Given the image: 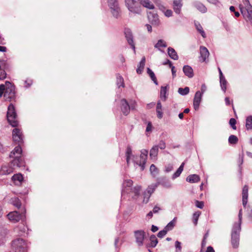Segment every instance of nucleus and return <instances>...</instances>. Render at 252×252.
<instances>
[{
    "instance_id": "obj_1",
    "label": "nucleus",
    "mask_w": 252,
    "mask_h": 252,
    "mask_svg": "<svg viewBox=\"0 0 252 252\" xmlns=\"http://www.w3.org/2000/svg\"><path fill=\"white\" fill-rule=\"evenodd\" d=\"M22 150L21 146H16L10 153L9 157L14 158L10 164L2 165L0 169V175H7L12 173L16 167L24 166L25 162L21 158Z\"/></svg>"
},
{
    "instance_id": "obj_2",
    "label": "nucleus",
    "mask_w": 252,
    "mask_h": 252,
    "mask_svg": "<svg viewBox=\"0 0 252 252\" xmlns=\"http://www.w3.org/2000/svg\"><path fill=\"white\" fill-rule=\"evenodd\" d=\"M133 181L131 180H126L123 184L122 190V196L125 198L126 194H129L133 198H136L140 194L141 187L140 186H136L132 187Z\"/></svg>"
},
{
    "instance_id": "obj_3",
    "label": "nucleus",
    "mask_w": 252,
    "mask_h": 252,
    "mask_svg": "<svg viewBox=\"0 0 252 252\" xmlns=\"http://www.w3.org/2000/svg\"><path fill=\"white\" fill-rule=\"evenodd\" d=\"M238 223H235L233 226L231 233V244L233 248H237L239 244L240 231L242 220V209L239 210L238 214Z\"/></svg>"
},
{
    "instance_id": "obj_4",
    "label": "nucleus",
    "mask_w": 252,
    "mask_h": 252,
    "mask_svg": "<svg viewBox=\"0 0 252 252\" xmlns=\"http://www.w3.org/2000/svg\"><path fill=\"white\" fill-rule=\"evenodd\" d=\"M125 155L127 165L129 164L130 161H132L135 166H140L141 170L144 169L146 162L144 161L143 159L140 158V157L132 154V148L130 146L128 145L126 147Z\"/></svg>"
},
{
    "instance_id": "obj_5",
    "label": "nucleus",
    "mask_w": 252,
    "mask_h": 252,
    "mask_svg": "<svg viewBox=\"0 0 252 252\" xmlns=\"http://www.w3.org/2000/svg\"><path fill=\"white\" fill-rule=\"evenodd\" d=\"M125 4L129 12V15H140L142 12L141 6L136 0H125Z\"/></svg>"
},
{
    "instance_id": "obj_6",
    "label": "nucleus",
    "mask_w": 252,
    "mask_h": 252,
    "mask_svg": "<svg viewBox=\"0 0 252 252\" xmlns=\"http://www.w3.org/2000/svg\"><path fill=\"white\" fill-rule=\"evenodd\" d=\"M7 119L10 125L13 127H16L18 125L17 116L14 105L11 103L8 107L7 112Z\"/></svg>"
},
{
    "instance_id": "obj_7",
    "label": "nucleus",
    "mask_w": 252,
    "mask_h": 252,
    "mask_svg": "<svg viewBox=\"0 0 252 252\" xmlns=\"http://www.w3.org/2000/svg\"><path fill=\"white\" fill-rule=\"evenodd\" d=\"M108 6L111 14L116 19L121 16V10L118 0H107Z\"/></svg>"
},
{
    "instance_id": "obj_8",
    "label": "nucleus",
    "mask_w": 252,
    "mask_h": 252,
    "mask_svg": "<svg viewBox=\"0 0 252 252\" xmlns=\"http://www.w3.org/2000/svg\"><path fill=\"white\" fill-rule=\"evenodd\" d=\"M12 246L15 252H27L28 244L22 238H17L13 240Z\"/></svg>"
},
{
    "instance_id": "obj_9",
    "label": "nucleus",
    "mask_w": 252,
    "mask_h": 252,
    "mask_svg": "<svg viewBox=\"0 0 252 252\" xmlns=\"http://www.w3.org/2000/svg\"><path fill=\"white\" fill-rule=\"evenodd\" d=\"M15 88L10 82H5V89L4 92L3 96L6 101H11L15 99Z\"/></svg>"
},
{
    "instance_id": "obj_10",
    "label": "nucleus",
    "mask_w": 252,
    "mask_h": 252,
    "mask_svg": "<svg viewBox=\"0 0 252 252\" xmlns=\"http://www.w3.org/2000/svg\"><path fill=\"white\" fill-rule=\"evenodd\" d=\"M26 209L23 208L21 209V212L14 211L9 213L7 215L8 219L13 222H16L20 221H24L26 218Z\"/></svg>"
},
{
    "instance_id": "obj_11",
    "label": "nucleus",
    "mask_w": 252,
    "mask_h": 252,
    "mask_svg": "<svg viewBox=\"0 0 252 252\" xmlns=\"http://www.w3.org/2000/svg\"><path fill=\"white\" fill-rule=\"evenodd\" d=\"M241 13L246 22L252 24V5L242 7L240 8Z\"/></svg>"
},
{
    "instance_id": "obj_12",
    "label": "nucleus",
    "mask_w": 252,
    "mask_h": 252,
    "mask_svg": "<svg viewBox=\"0 0 252 252\" xmlns=\"http://www.w3.org/2000/svg\"><path fill=\"white\" fill-rule=\"evenodd\" d=\"M157 188L158 186L156 183L152 184L148 187L146 190L143 193L144 203H147L148 202L151 195L155 191Z\"/></svg>"
},
{
    "instance_id": "obj_13",
    "label": "nucleus",
    "mask_w": 252,
    "mask_h": 252,
    "mask_svg": "<svg viewBox=\"0 0 252 252\" xmlns=\"http://www.w3.org/2000/svg\"><path fill=\"white\" fill-rule=\"evenodd\" d=\"M29 229L25 225L24 221L20 223L17 227L14 229V233L19 236H26L28 234Z\"/></svg>"
},
{
    "instance_id": "obj_14",
    "label": "nucleus",
    "mask_w": 252,
    "mask_h": 252,
    "mask_svg": "<svg viewBox=\"0 0 252 252\" xmlns=\"http://www.w3.org/2000/svg\"><path fill=\"white\" fill-rule=\"evenodd\" d=\"M13 140L17 142L20 146V144L23 143V135L20 129L15 128L12 131Z\"/></svg>"
},
{
    "instance_id": "obj_15",
    "label": "nucleus",
    "mask_w": 252,
    "mask_h": 252,
    "mask_svg": "<svg viewBox=\"0 0 252 252\" xmlns=\"http://www.w3.org/2000/svg\"><path fill=\"white\" fill-rule=\"evenodd\" d=\"M145 236V232L142 230H136L134 231V236L136 242L138 246L143 245V241Z\"/></svg>"
},
{
    "instance_id": "obj_16",
    "label": "nucleus",
    "mask_w": 252,
    "mask_h": 252,
    "mask_svg": "<svg viewBox=\"0 0 252 252\" xmlns=\"http://www.w3.org/2000/svg\"><path fill=\"white\" fill-rule=\"evenodd\" d=\"M148 18L149 22L154 26H158L160 24L158 16L157 13L152 12L148 13Z\"/></svg>"
},
{
    "instance_id": "obj_17",
    "label": "nucleus",
    "mask_w": 252,
    "mask_h": 252,
    "mask_svg": "<svg viewBox=\"0 0 252 252\" xmlns=\"http://www.w3.org/2000/svg\"><path fill=\"white\" fill-rule=\"evenodd\" d=\"M120 106L121 112L125 115L127 116L130 112V106L127 101L125 99H122L120 101Z\"/></svg>"
},
{
    "instance_id": "obj_18",
    "label": "nucleus",
    "mask_w": 252,
    "mask_h": 252,
    "mask_svg": "<svg viewBox=\"0 0 252 252\" xmlns=\"http://www.w3.org/2000/svg\"><path fill=\"white\" fill-rule=\"evenodd\" d=\"M125 37L127 40L128 43L131 46V48L135 51V45L133 41V37L131 30L129 29L125 30Z\"/></svg>"
},
{
    "instance_id": "obj_19",
    "label": "nucleus",
    "mask_w": 252,
    "mask_h": 252,
    "mask_svg": "<svg viewBox=\"0 0 252 252\" xmlns=\"http://www.w3.org/2000/svg\"><path fill=\"white\" fill-rule=\"evenodd\" d=\"M203 94L202 93H201L200 91H197L194 95L193 98V107L195 110H197L199 109V107L200 105V103L202 100Z\"/></svg>"
},
{
    "instance_id": "obj_20",
    "label": "nucleus",
    "mask_w": 252,
    "mask_h": 252,
    "mask_svg": "<svg viewBox=\"0 0 252 252\" xmlns=\"http://www.w3.org/2000/svg\"><path fill=\"white\" fill-rule=\"evenodd\" d=\"M209 56V52L206 47L201 46L200 47L199 60L201 62H204Z\"/></svg>"
},
{
    "instance_id": "obj_21",
    "label": "nucleus",
    "mask_w": 252,
    "mask_h": 252,
    "mask_svg": "<svg viewBox=\"0 0 252 252\" xmlns=\"http://www.w3.org/2000/svg\"><path fill=\"white\" fill-rule=\"evenodd\" d=\"M183 5V0H173L172 7L176 14H180Z\"/></svg>"
},
{
    "instance_id": "obj_22",
    "label": "nucleus",
    "mask_w": 252,
    "mask_h": 252,
    "mask_svg": "<svg viewBox=\"0 0 252 252\" xmlns=\"http://www.w3.org/2000/svg\"><path fill=\"white\" fill-rule=\"evenodd\" d=\"M192 5L202 13H205L207 11V7L199 1H194L192 3Z\"/></svg>"
},
{
    "instance_id": "obj_23",
    "label": "nucleus",
    "mask_w": 252,
    "mask_h": 252,
    "mask_svg": "<svg viewBox=\"0 0 252 252\" xmlns=\"http://www.w3.org/2000/svg\"><path fill=\"white\" fill-rule=\"evenodd\" d=\"M158 187L159 185L162 186L166 189H170L172 187V184L170 182L165 178H160L157 183Z\"/></svg>"
},
{
    "instance_id": "obj_24",
    "label": "nucleus",
    "mask_w": 252,
    "mask_h": 252,
    "mask_svg": "<svg viewBox=\"0 0 252 252\" xmlns=\"http://www.w3.org/2000/svg\"><path fill=\"white\" fill-rule=\"evenodd\" d=\"M248 189H249V188L247 185H245L243 188L242 202H243V205L244 208H246L247 202H248Z\"/></svg>"
},
{
    "instance_id": "obj_25",
    "label": "nucleus",
    "mask_w": 252,
    "mask_h": 252,
    "mask_svg": "<svg viewBox=\"0 0 252 252\" xmlns=\"http://www.w3.org/2000/svg\"><path fill=\"white\" fill-rule=\"evenodd\" d=\"M183 71L185 75L189 78H192L194 76L193 69L189 65H184L183 68Z\"/></svg>"
},
{
    "instance_id": "obj_26",
    "label": "nucleus",
    "mask_w": 252,
    "mask_h": 252,
    "mask_svg": "<svg viewBox=\"0 0 252 252\" xmlns=\"http://www.w3.org/2000/svg\"><path fill=\"white\" fill-rule=\"evenodd\" d=\"M12 180L16 185H20L23 180V177L21 174H16L12 176Z\"/></svg>"
},
{
    "instance_id": "obj_27",
    "label": "nucleus",
    "mask_w": 252,
    "mask_h": 252,
    "mask_svg": "<svg viewBox=\"0 0 252 252\" xmlns=\"http://www.w3.org/2000/svg\"><path fill=\"white\" fill-rule=\"evenodd\" d=\"M186 181L190 183H197L200 181V177L197 174H191L187 177Z\"/></svg>"
},
{
    "instance_id": "obj_28",
    "label": "nucleus",
    "mask_w": 252,
    "mask_h": 252,
    "mask_svg": "<svg viewBox=\"0 0 252 252\" xmlns=\"http://www.w3.org/2000/svg\"><path fill=\"white\" fill-rule=\"evenodd\" d=\"M140 5L149 9H154L155 6L150 0H139Z\"/></svg>"
},
{
    "instance_id": "obj_29",
    "label": "nucleus",
    "mask_w": 252,
    "mask_h": 252,
    "mask_svg": "<svg viewBox=\"0 0 252 252\" xmlns=\"http://www.w3.org/2000/svg\"><path fill=\"white\" fill-rule=\"evenodd\" d=\"M168 54L169 56L174 60H177L179 58L178 55H177L176 51L171 47L168 48Z\"/></svg>"
},
{
    "instance_id": "obj_30",
    "label": "nucleus",
    "mask_w": 252,
    "mask_h": 252,
    "mask_svg": "<svg viewBox=\"0 0 252 252\" xmlns=\"http://www.w3.org/2000/svg\"><path fill=\"white\" fill-rule=\"evenodd\" d=\"M194 25L197 32L200 33V34L203 38H205L206 37V33L199 22L197 21H195Z\"/></svg>"
},
{
    "instance_id": "obj_31",
    "label": "nucleus",
    "mask_w": 252,
    "mask_h": 252,
    "mask_svg": "<svg viewBox=\"0 0 252 252\" xmlns=\"http://www.w3.org/2000/svg\"><path fill=\"white\" fill-rule=\"evenodd\" d=\"M162 105L160 101H158L156 107V112L157 114V117L158 119H161L163 117V112L162 111Z\"/></svg>"
},
{
    "instance_id": "obj_32",
    "label": "nucleus",
    "mask_w": 252,
    "mask_h": 252,
    "mask_svg": "<svg viewBox=\"0 0 252 252\" xmlns=\"http://www.w3.org/2000/svg\"><path fill=\"white\" fill-rule=\"evenodd\" d=\"M167 86H162L160 88V99L165 101L167 98Z\"/></svg>"
},
{
    "instance_id": "obj_33",
    "label": "nucleus",
    "mask_w": 252,
    "mask_h": 252,
    "mask_svg": "<svg viewBox=\"0 0 252 252\" xmlns=\"http://www.w3.org/2000/svg\"><path fill=\"white\" fill-rule=\"evenodd\" d=\"M158 152V146H154L150 151V157L152 159H156Z\"/></svg>"
},
{
    "instance_id": "obj_34",
    "label": "nucleus",
    "mask_w": 252,
    "mask_h": 252,
    "mask_svg": "<svg viewBox=\"0 0 252 252\" xmlns=\"http://www.w3.org/2000/svg\"><path fill=\"white\" fill-rule=\"evenodd\" d=\"M155 48L158 49L161 52L163 53L164 51L160 50L161 47L165 48L167 47V44L165 41L162 39H159L158 41V42L155 45Z\"/></svg>"
},
{
    "instance_id": "obj_35",
    "label": "nucleus",
    "mask_w": 252,
    "mask_h": 252,
    "mask_svg": "<svg viewBox=\"0 0 252 252\" xmlns=\"http://www.w3.org/2000/svg\"><path fill=\"white\" fill-rule=\"evenodd\" d=\"M145 61L146 59L144 57H143L140 62L138 68L136 69V72L138 74H141L145 66Z\"/></svg>"
},
{
    "instance_id": "obj_36",
    "label": "nucleus",
    "mask_w": 252,
    "mask_h": 252,
    "mask_svg": "<svg viewBox=\"0 0 252 252\" xmlns=\"http://www.w3.org/2000/svg\"><path fill=\"white\" fill-rule=\"evenodd\" d=\"M177 218L175 217L171 221H170L164 228V229L166 230V231H169L173 229L175 225V223L176 222Z\"/></svg>"
},
{
    "instance_id": "obj_37",
    "label": "nucleus",
    "mask_w": 252,
    "mask_h": 252,
    "mask_svg": "<svg viewBox=\"0 0 252 252\" xmlns=\"http://www.w3.org/2000/svg\"><path fill=\"white\" fill-rule=\"evenodd\" d=\"M220 83L221 90L224 93H225L227 89V85L228 84L225 78L222 77V78H220Z\"/></svg>"
},
{
    "instance_id": "obj_38",
    "label": "nucleus",
    "mask_w": 252,
    "mask_h": 252,
    "mask_svg": "<svg viewBox=\"0 0 252 252\" xmlns=\"http://www.w3.org/2000/svg\"><path fill=\"white\" fill-rule=\"evenodd\" d=\"M117 80L116 84L118 88H120L121 87L124 88L125 84L124 80L123 77L121 76L120 74H117L116 76Z\"/></svg>"
},
{
    "instance_id": "obj_39",
    "label": "nucleus",
    "mask_w": 252,
    "mask_h": 252,
    "mask_svg": "<svg viewBox=\"0 0 252 252\" xmlns=\"http://www.w3.org/2000/svg\"><path fill=\"white\" fill-rule=\"evenodd\" d=\"M184 166V163L183 162L181 164V165L180 166V167L178 168V169L177 170V171L172 175V179H175L176 178L180 176L181 173L183 171Z\"/></svg>"
},
{
    "instance_id": "obj_40",
    "label": "nucleus",
    "mask_w": 252,
    "mask_h": 252,
    "mask_svg": "<svg viewBox=\"0 0 252 252\" xmlns=\"http://www.w3.org/2000/svg\"><path fill=\"white\" fill-rule=\"evenodd\" d=\"M150 241L149 246L152 248L155 247L158 243V239L155 235H152L150 236Z\"/></svg>"
},
{
    "instance_id": "obj_41",
    "label": "nucleus",
    "mask_w": 252,
    "mask_h": 252,
    "mask_svg": "<svg viewBox=\"0 0 252 252\" xmlns=\"http://www.w3.org/2000/svg\"><path fill=\"white\" fill-rule=\"evenodd\" d=\"M10 203L17 208H20L21 205V202L18 197H14L11 198Z\"/></svg>"
},
{
    "instance_id": "obj_42",
    "label": "nucleus",
    "mask_w": 252,
    "mask_h": 252,
    "mask_svg": "<svg viewBox=\"0 0 252 252\" xmlns=\"http://www.w3.org/2000/svg\"><path fill=\"white\" fill-rule=\"evenodd\" d=\"M147 73L150 76L151 79L152 80V81H153L154 83L156 85H158V83L156 77L155 75V73L150 68H147Z\"/></svg>"
},
{
    "instance_id": "obj_43",
    "label": "nucleus",
    "mask_w": 252,
    "mask_h": 252,
    "mask_svg": "<svg viewBox=\"0 0 252 252\" xmlns=\"http://www.w3.org/2000/svg\"><path fill=\"white\" fill-rule=\"evenodd\" d=\"M246 127L247 130L252 129V116H249L247 117Z\"/></svg>"
},
{
    "instance_id": "obj_44",
    "label": "nucleus",
    "mask_w": 252,
    "mask_h": 252,
    "mask_svg": "<svg viewBox=\"0 0 252 252\" xmlns=\"http://www.w3.org/2000/svg\"><path fill=\"white\" fill-rule=\"evenodd\" d=\"M178 93L182 95H186L189 92V88L188 87H186L184 88H179L178 90Z\"/></svg>"
},
{
    "instance_id": "obj_45",
    "label": "nucleus",
    "mask_w": 252,
    "mask_h": 252,
    "mask_svg": "<svg viewBox=\"0 0 252 252\" xmlns=\"http://www.w3.org/2000/svg\"><path fill=\"white\" fill-rule=\"evenodd\" d=\"M150 171L151 172V174L152 176L155 177L156 176L158 173V169L157 168V167L153 164H152L150 168Z\"/></svg>"
},
{
    "instance_id": "obj_46",
    "label": "nucleus",
    "mask_w": 252,
    "mask_h": 252,
    "mask_svg": "<svg viewBox=\"0 0 252 252\" xmlns=\"http://www.w3.org/2000/svg\"><path fill=\"white\" fill-rule=\"evenodd\" d=\"M238 141L237 137L234 135H231L228 138V142L230 144H236Z\"/></svg>"
},
{
    "instance_id": "obj_47",
    "label": "nucleus",
    "mask_w": 252,
    "mask_h": 252,
    "mask_svg": "<svg viewBox=\"0 0 252 252\" xmlns=\"http://www.w3.org/2000/svg\"><path fill=\"white\" fill-rule=\"evenodd\" d=\"M201 214V212L200 211H196L194 212L193 214V222L195 225L197 224V221L198 220V218Z\"/></svg>"
},
{
    "instance_id": "obj_48",
    "label": "nucleus",
    "mask_w": 252,
    "mask_h": 252,
    "mask_svg": "<svg viewBox=\"0 0 252 252\" xmlns=\"http://www.w3.org/2000/svg\"><path fill=\"white\" fill-rule=\"evenodd\" d=\"M239 1V9L241 8L242 7H246L252 5L250 3V0H240Z\"/></svg>"
},
{
    "instance_id": "obj_49",
    "label": "nucleus",
    "mask_w": 252,
    "mask_h": 252,
    "mask_svg": "<svg viewBox=\"0 0 252 252\" xmlns=\"http://www.w3.org/2000/svg\"><path fill=\"white\" fill-rule=\"evenodd\" d=\"M148 151L145 149H143L141 151V155L139 156L140 158L143 159V161L146 162Z\"/></svg>"
},
{
    "instance_id": "obj_50",
    "label": "nucleus",
    "mask_w": 252,
    "mask_h": 252,
    "mask_svg": "<svg viewBox=\"0 0 252 252\" xmlns=\"http://www.w3.org/2000/svg\"><path fill=\"white\" fill-rule=\"evenodd\" d=\"M175 252H182V244L179 241H176L175 243Z\"/></svg>"
},
{
    "instance_id": "obj_51",
    "label": "nucleus",
    "mask_w": 252,
    "mask_h": 252,
    "mask_svg": "<svg viewBox=\"0 0 252 252\" xmlns=\"http://www.w3.org/2000/svg\"><path fill=\"white\" fill-rule=\"evenodd\" d=\"M229 125L231 126L232 129H236V121L234 118H231L229 120Z\"/></svg>"
},
{
    "instance_id": "obj_52",
    "label": "nucleus",
    "mask_w": 252,
    "mask_h": 252,
    "mask_svg": "<svg viewBox=\"0 0 252 252\" xmlns=\"http://www.w3.org/2000/svg\"><path fill=\"white\" fill-rule=\"evenodd\" d=\"M122 242L119 243V238H116L115 240V247L116 249V251L118 252L121 245H122Z\"/></svg>"
},
{
    "instance_id": "obj_53",
    "label": "nucleus",
    "mask_w": 252,
    "mask_h": 252,
    "mask_svg": "<svg viewBox=\"0 0 252 252\" xmlns=\"http://www.w3.org/2000/svg\"><path fill=\"white\" fill-rule=\"evenodd\" d=\"M32 80L30 79H27L25 81V86L24 87L26 89H28L30 88L32 85Z\"/></svg>"
},
{
    "instance_id": "obj_54",
    "label": "nucleus",
    "mask_w": 252,
    "mask_h": 252,
    "mask_svg": "<svg viewBox=\"0 0 252 252\" xmlns=\"http://www.w3.org/2000/svg\"><path fill=\"white\" fill-rule=\"evenodd\" d=\"M130 110H135L136 107L137 103L134 100H131L129 102Z\"/></svg>"
},
{
    "instance_id": "obj_55",
    "label": "nucleus",
    "mask_w": 252,
    "mask_h": 252,
    "mask_svg": "<svg viewBox=\"0 0 252 252\" xmlns=\"http://www.w3.org/2000/svg\"><path fill=\"white\" fill-rule=\"evenodd\" d=\"M243 162H244V154H242L241 155H239V160H238L239 166L240 170L242 169L241 165L243 163Z\"/></svg>"
},
{
    "instance_id": "obj_56",
    "label": "nucleus",
    "mask_w": 252,
    "mask_h": 252,
    "mask_svg": "<svg viewBox=\"0 0 252 252\" xmlns=\"http://www.w3.org/2000/svg\"><path fill=\"white\" fill-rule=\"evenodd\" d=\"M167 233V231L164 229L158 232V236L160 238H163Z\"/></svg>"
},
{
    "instance_id": "obj_57",
    "label": "nucleus",
    "mask_w": 252,
    "mask_h": 252,
    "mask_svg": "<svg viewBox=\"0 0 252 252\" xmlns=\"http://www.w3.org/2000/svg\"><path fill=\"white\" fill-rule=\"evenodd\" d=\"M157 146H158V149L160 148L161 150H164L166 148L165 142L163 140L160 141L158 145Z\"/></svg>"
},
{
    "instance_id": "obj_58",
    "label": "nucleus",
    "mask_w": 252,
    "mask_h": 252,
    "mask_svg": "<svg viewBox=\"0 0 252 252\" xmlns=\"http://www.w3.org/2000/svg\"><path fill=\"white\" fill-rule=\"evenodd\" d=\"M195 206L200 209H202L204 207V202L203 201L196 200L195 201Z\"/></svg>"
},
{
    "instance_id": "obj_59",
    "label": "nucleus",
    "mask_w": 252,
    "mask_h": 252,
    "mask_svg": "<svg viewBox=\"0 0 252 252\" xmlns=\"http://www.w3.org/2000/svg\"><path fill=\"white\" fill-rule=\"evenodd\" d=\"M172 14H173V12L170 9H167L164 11V15L167 17H171L172 16Z\"/></svg>"
},
{
    "instance_id": "obj_60",
    "label": "nucleus",
    "mask_w": 252,
    "mask_h": 252,
    "mask_svg": "<svg viewBox=\"0 0 252 252\" xmlns=\"http://www.w3.org/2000/svg\"><path fill=\"white\" fill-rule=\"evenodd\" d=\"M5 89V84L0 85V97L2 96V94H4V92Z\"/></svg>"
},
{
    "instance_id": "obj_61",
    "label": "nucleus",
    "mask_w": 252,
    "mask_h": 252,
    "mask_svg": "<svg viewBox=\"0 0 252 252\" xmlns=\"http://www.w3.org/2000/svg\"><path fill=\"white\" fill-rule=\"evenodd\" d=\"M6 74L4 70L0 69V80H3L6 78Z\"/></svg>"
},
{
    "instance_id": "obj_62",
    "label": "nucleus",
    "mask_w": 252,
    "mask_h": 252,
    "mask_svg": "<svg viewBox=\"0 0 252 252\" xmlns=\"http://www.w3.org/2000/svg\"><path fill=\"white\" fill-rule=\"evenodd\" d=\"M173 169V165L171 164H168L165 166V171L166 172H169Z\"/></svg>"
},
{
    "instance_id": "obj_63",
    "label": "nucleus",
    "mask_w": 252,
    "mask_h": 252,
    "mask_svg": "<svg viewBox=\"0 0 252 252\" xmlns=\"http://www.w3.org/2000/svg\"><path fill=\"white\" fill-rule=\"evenodd\" d=\"M152 129V124L151 122H148V123L147 124L146 129V131L147 132H151Z\"/></svg>"
},
{
    "instance_id": "obj_64",
    "label": "nucleus",
    "mask_w": 252,
    "mask_h": 252,
    "mask_svg": "<svg viewBox=\"0 0 252 252\" xmlns=\"http://www.w3.org/2000/svg\"><path fill=\"white\" fill-rule=\"evenodd\" d=\"M3 232H2V229L0 231V241H2L3 242V238L6 235V232L4 230H3Z\"/></svg>"
}]
</instances>
